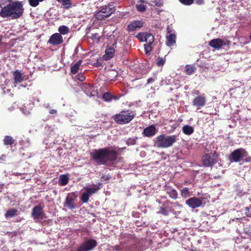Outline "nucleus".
<instances>
[{"label":"nucleus","instance_id":"33","mask_svg":"<svg viewBox=\"0 0 251 251\" xmlns=\"http://www.w3.org/2000/svg\"><path fill=\"white\" fill-rule=\"evenodd\" d=\"M245 214L246 216L251 217V207L250 206L245 208Z\"/></svg>","mask_w":251,"mask_h":251},{"label":"nucleus","instance_id":"34","mask_svg":"<svg viewBox=\"0 0 251 251\" xmlns=\"http://www.w3.org/2000/svg\"><path fill=\"white\" fill-rule=\"evenodd\" d=\"M153 2L154 3V5L157 7H161L164 4L163 0H154Z\"/></svg>","mask_w":251,"mask_h":251},{"label":"nucleus","instance_id":"49","mask_svg":"<svg viewBox=\"0 0 251 251\" xmlns=\"http://www.w3.org/2000/svg\"><path fill=\"white\" fill-rule=\"evenodd\" d=\"M93 36H94V37H95V38H97V37L99 38V37H100V36H99V34H98V33H95V34H94L93 35Z\"/></svg>","mask_w":251,"mask_h":251},{"label":"nucleus","instance_id":"12","mask_svg":"<svg viewBox=\"0 0 251 251\" xmlns=\"http://www.w3.org/2000/svg\"><path fill=\"white\" fill-rule=\"evenodd\" d=\"M63 42V37L59 33L53 34L50 38L48 43L53 46L62 44Z\"/></svg>","mask_w":251,"mask_h":251},{"label":"nucleus","instance_id":"7","mask_svg":"<svg viewBox=\"0 0 251 251\" xmlns=\"http://www.w3.org/2000/svg\"><path fill=\"white\" fill-rule=\"evenodd\" d=\"M202 161L205 166H211L218 161V154L215 152L206 154L202 157Z\"/></svg>","mask_w":251,"mask_h":251},{"label":"nucleus","instance_id":"47","mask_svg":"<svg viewBox=\"0 0 251 251\" xmlns=\"http://www.w3.org/2000/svg\"><path fill=\"white\" fill-rule=\"evenodd\" d=\"M57 112V111L55 109H51L50 111V114H56Z\"/></svg>","mask_w":251,"mask_h":251},{"label":"nucleus","instance_id":"35","mask_svg":"<svg viewBox=\"0 0 251 251\" xmlns=\"http://www.w3.org/2000/svg\"><path fill=\"white\" fill-rule=\"evenodd\" d=\"M179 1L184 5H190L192 4L194 0H179Z\"/></svg>","mask_w":251,"mask_h":251},{"label":"nucleus","instance_id":"52","mask_svg":"<svg viewBox=\"0 0 251 251\" xmlns=\"http://www.w3.org/2000/svg\"><path fill=\"white\" fill-rule=\"evenodd\" d=\"M26 86L25 85H20L19 86V87H25Z\"/></svg>","mask_w":251,"mask_h":251},{"label":"nucleus","instance_id":"31","mask_svg":"<svg viewBox=\"0 0 251 251\" xmlns=\"http://www.w3.org/2000/svg\"><path fill=\"white\" fill-rule=\"evenodd\" d=\"M14 140L10 136H6L3 139L4 144L5 145H11L14 143Z\"/></svg>","mask_w":251,"mask_h":251},{"label":"nucleus","instance_id":"24","mask_svg":"<svg viewBox=\"0 0 251 251\" xmlns=\"http://www.w3.org/2000/svg\"><path fill=\"white\" fill-rule=\"evenodd\" d=\"M18 210L14 208L9 209L5 214L6 218H12L17 215Z\"/></svg>","mask_w":251,"mask_h":251},{"label":"nucleus","instance_id":"13","mask_svg":"<svg viewBox=\"0 0 251 251\" xmlns=\"http://www.w3.org/2000/svg\"><path fill=\"white\" fill-rule=\"evenodd\" d=\"M158 130V128L156 127L154 125H151L144 129L143 134L146 137H151L156 134Z\"/></svg>","mask_w":251,"mask_h":251},{"label":"nucleus","instance_id":"50","mask_svg":"<svg viewBox=\"0 0 251 251\" xmlns=\"http://www.w3.org/2000/svg\"><path fill=\"white\" fill-rule=\"evenodd\" d=\"M23 112L25 115H28L29 113V111L25 112V111H23Z\"/></svg>","mask_w":251,"mask_h":251},{"label":"nucleus","instance_id":"41","mask_svg":"<svg viewBox=\"0 0 251 251\" xmlns=\"http://www.w3.org/2000/svg\"><path fill=\"white\" fill-rule=\"evenodd\" d=\"M145 36V33H140L136 36L137 38L142 42H144V37Z\"/></svg>","mask_w":251,"mask_h":251},{"label":"nucleus","instance_id":"15","mask_svg":"<svg viewBox=\"0 0 251 251\" xmlns=\"http://www.w3.org/2000/svg\"><path fill=\"white\" fill-rule=\"evenodd\" d=\"M143 22L142 21H135L131 23L127 26V30L128 31H133L138 28H141L143 26Z\"/></svg>","mask_w":251,"mask_h":251},{"label":"nucleus","instance_id":"32","mask_svg":"<svg viewBox=\"0 0 251 251\" xmlns=\"http://www.w3.org/2000/svg\"><path fill=\"white\" fill-rule=\"evenodd\" d=\"M182 209L181 205L179 204L178 202H176L173 203V210L175 213H179L181 212Z\"/></svg>","mask_w":251,"mask_h":251},{"label":"nucleus","instance_id":"30","mask_svg":"<svg viewBox=\"0 0 251 251\" xmlns=\"http://www.w3.org/2000/svg\"><path fill=\"white\" fill-rule=\"evenodd\" d=\"M180 195L182 197L186 198L190 196V192L189 189L187 187L183 188L181 190Z\"/></svg>","mask_w":251,"mask_h":251},{"label":"nucleus","instance_id":"14","mask_svg":"<svg viewBox=\"0 0 251 251\" xmlns=\"http://www.w3.org/2000/svg\"><path fill=\"white\" fill-rule=\"evenodd\" d=\"M43 215V210L40 205L35 206L32 211V215L34 219H42Z\"/></svg>","mask_w":251,"mask_h":251},{"label":"nucleus","instance_id":"6","mask_svg":"<svg viewBox=\"0 0 251 251\" xmlns=\"http://www.w3.org/2000/svg\"><path fill=\"white\" fill-rule=\"evenodd\" d=\"M97 242L94 239H88L81 244L76 249V251H91L97 246Z\"/></svg>","mask_w":251,"mask_h":251},{"label":"nucleus","instance_id":"38","mask_svg":"<svg viewBox=\"0 0 251 251\" xmlns=\"http://www.w3.org/2000/svg\"><path fill=\"white\" fill-rule=\"evenodd\" d=\"M61 3L66 8H69L71 6L70 0H64Z\"/></svg>","mask_w":251,"mask_h":251},{"label":"nucleus","instance_id":"21","mask_svg":"<svg viewBox=\"0 0 251 251\" xmlns=\"http://www.w3.org/2000/svg\"><path fill=\"white\" fill-rule=\"evenodd\" d=\"M115 52V50L112 48H109L106 50L105 54L104 56L105 60H108L111 58Z\"/></svg>","mask_w":251,"mask_h":251},{"label":"nucleus","instance_id":"53","mask_svg":"<svg viewBox=\"0 0 251 251\" xmlns=\"http://www.w3.org/2000/svg\"><path fill=\"white\" fill-rule=\"evenodd\" d=\"M57 1L62 3L64 0H57Z\"/></svg>","mask_w":251,"mask_h":251},{"label":"nucleus","instance_id":"19","mask_svg":"<svg viewBox=\"0 0 251 251\" xmlns=\"http://www.w3.org/2000/svg\"><path fill=\"white\" fill-rule=\"evenodd\" d=\"M209 45L212 48L219 49L225 45V44L222 39L218 38L214 39L210 41Z\"/></svg>","mask_w":251,"mask_h":251},{"label":"nucleus","instance_id":"51","mask_svg":"<svg viewBox=\"0 0 251 251\" xmlns=\"http://www.w3.org/2000/svg\"><path fill=\"white\" fill-rule=\"evenodd\" d=\"M245 251H251V249H246Z\"/></svg>","mask_w":251,"mask_h":251},{"label":"nucleus","instance_id":"25","mask_svg":"<svg viewBox=\"0 0 251 251\" xmlns=\"http://www.w3.org/2000/svg\"><path fill=\"white\" fill-rule=\"evenodd\" d=\"M196 68L193 65H186L185 67V72L187 75H191L195 72Z\"/></svg>","mask_w":251,"mask_h":251},{"label":"nucleus","instance_id":"11","mask_svg":"<svg viewBox=\"0 0 251 251\" xmlns=\"http://www.w3.org/2000/svg\"><path fill=\"white\" fill-rule=\"evenodd\" d=\"M185 203L190 207L194 209L200 207L202 204V200L201 199L192 197L186 200Z\"/></svg>","mask_w":251,"mask_h":251},{"label":"nucleus","instance_id":"48","mask_svg":"<svg viewBox=\"0 0 251 251\" xmlns=\"http://www.w3.org/2000/svg\"><path fill=\"white\" fill-rule=\"evenodd\" d=\"M6 156L5 155H2L0 157V162L1 161V160H4V158H5Z\"/></svg>","mask_w":251,"mask_h":251},{"label":"nucleus","instance_id":"27","mask_svg":"<svg viewBox=\"0 0 251 251\" xmlns=\"http://www.w3.org/2000/svg\"><path fill=\"white\" fill-rule=\"evenodd\" d=\"M154 40L153 36L151 33H145L144 37V42L148 44H152Z\"/></svg>","mask_w":251,"mask_h":251},{"label":"nucleus","instance_id":"16","mask_svg":"<svg viewBox=\"0 0 251 251\" xmlns=\"http://www.w3.org/2000/svg\"><path fill=\"white\" fill-rule=\"evenodd\" d=\"M14 86L16 87L19 83H21L24 80L23 74L17 70L13 73Z\"/></svg>","mask_w":251,"mask_h":251},{"label":"nucleus","instance_id":"54","mask_svg":"<svg viewBox=\"0 0 251 251\" xmlns=\"http://www.w3.org/2000/svg\"><path fill=\"white\" fill-rule=\"evenodd\" d=\"M247 228H245V231L246 233H250L249 231L247 230Z\"/></svg>","mask_w":251,"mask_h":251},{"label":"nucleus","instance_id":"26","mask_svg":"<svg viewBox=\"0 0 251 251\" xmlns=\"http://www.w3.org/2000/svg\"><path fill=\"white\" fill-rule=\"evenodd\" d=\"M81 63L82 61L79 60L71 67V72L73 74H75L78 72V69L81 65Z\"/></svg>","mask_w":251,"mask_h":251},{"label":"nucleus","instance_id":"28","mask_svg":"<svg viewBox=\"0 0 251 251\" xmlns=\"http://www.w3.org/2000/svg\"><path fill=\"white\" fill-rule=\"evenodd\" d=\"M60 35H66L67 34L69 31V28L65 25L60 26L58 29Z\"/></svg>","mask_w":251,"mask_h":251},{"label":"nucleus","instance_id":"42","mask_svg":"<svg viewBox=\"0 0 251 251\" xmlns=\"http://www.w3.org/2000/svg\"><path fill=\"white\" fill-rule=\"evenodd\" d=\"M126 143L128 145H134L136 143V140L135 139L129 138L127 139Z\"/></svg>","mask_w":251,"mask_h":251},{"label":"nucleus","instance_id":"5","mask_svg":"<svg viewBox=\"0 0 251 251\" xmlns=\"http://www.w3.org/2000/svg\"><path fill=\"white\" fill-rule=\"evenodd\" d=\"M115 12V8L111 5L103 6L95 14L96 18L98 20H103L109 17Z\"/></svg>","mask_w":251,"mask_h":251},{"label":"nucleus","instance_id":"2","mask_svg":"<svg viewBox=\"0 0 251 251\" xmlns=\"http://www.w3.org/2000/svg\"><path fill=\"white\" fill-rule=\"evenodd\" d=\"M118 153L111 148H104L95 150L90 155L98 165H105L108 162H113L117 158Z\"/></svg>","mask_w":251,"mask_h":251},{"label":"nucleus","instance_id":"37","mask_svg":"<svg viewBox=\"0 0 251 251\" xmlns=\"http://www.w3.org/2000/svg\"><path fill=\"white\" fill-rule=\"evenodd\" d=\"M103 99L105 101H109L111 99V96L110 94L109 93H107V92L105 93H104V94L103 95Z\"/></svg>","mask_w":251,"mask_h":251},{"label":"nucleus","instance_id":"39","mask_svg":"<svg viewBox=\"0 0 251 251\" xmlns=\"http://www.w3.org/2000/svg\"><path fill=\"white\" fill-rule=\"evenodd\" d=\"M158 213L167 216L168 215V211L166 208L164 207H160V210L159 212H158Z\"/></svg>","mask_w":251,"mask_h":251},{"label":"nucleus","instance_id":"36","mask_svg":"<svg viewBox=\"0 0 251 251\" xmlns=\"http://www.w3.org/2000/svg\"><path fill=\"white\" fill-rule=\"evenodd\" d=\"M151 44L148 43L144 45V48L147 53L150 52L152 48L151 47Z\"/></svg>","mask_w":251,"mask_h":251},{"label":"nucleus","instance_id":"10","mask_svg":"<svg viewBox=\"0 0 251 251\" xmlns=\"http://www.w3.org/2000/svg\"><path fill=\"white\" fill-rule=\"evenodd\" d=\"M100 188L99 186H96L90 188H87L85 192H84L82 195L81 200L83 202H87L89 199L90 196L96 193Z\"/></svg>","mask_w":251,"mask_h":251},{"label":"nucleus","instance_id":"23","mask_svg":"<svg viewBox=\"0 0 251 251\" xmlns=\"http://www.w3.org/2000/svg\"><path fill=\"white\" fill-rule=\"evenodd\" d=\"M194 128L189 125H185L182 127V131L186 135H190L194 132Z\"/></svg>","mask_w":251,"mask_h":251},{"label":"nucleus","instance_id":"1","mask_svg":"<svg viewBox=\"0 0 251 251\" xmlns=\"http://www.w3.org/2000/svg\"><path fill=\"white\" fill-rule=\"evenodd\" d=\"M0 16L3 18L16 19L22 16L24 7L22 1L0 0Z\"/></svg>","mask_w":251,"mask_h":251},{"label":"nucleus","instance_id":"3","mask_svg":"<svg viewBox=\"0 0 251 251\" xmlns=\"http://www.w3.org/2000/svg\"><path fill=\"white\" fill-rule=\"evenodd\" d=\"M177 140L176 135H166L165 134L157 136L153 140L154 146L159 148H168L173 145Z\"/></svg>","mask_w":251,"mask_h":251},{"label":"nucleus","instance_id":"18","mask_svg":"<svg viewBox=\"0 0 251 251\" xmlns=\"http://www.w3.org/2000/svg\"><path fill=\"white\" fill-rule=\"evenodd\" d=\"M148 3V1L145 0H138L135 6L137 10L139 12H144L147 8L146 4Z\"/></svg>","mask_w":251,"mask_h":251},{"label":"nucleus","instance_id":"43","mask_svg":"<svg viewBox=\"0 0 251 251\" xmlns=\"http://www.w3.org/2000/svg\"><path fill=\"white\" fill-rule=\"evenodd\" d=\"M111 76H117L118 73L116 71L112 70L110 72Z\"/></svg>","mask_w":251,"mask_h":251},{"label":"nucleus","instance_id":"17","mask_svg":"<svg viewBox=\"0 0 251 251\" xmlns=\"http://www.w3.org/2000/svg\"><path fill=\"white\" fill-rule=\"evenodd\" d=\"M206 99L203 96H199L195 98L193 101V104L195 106L202 107L205 104Z\"/></svg>","mask_w":251,"mask_h":251},{"label":"nucleus","instance_id":"9","mask_svg":"<svg viewBox=\"0 0 251 251\" xmlns=\"http://www.w3.org/2000/svg\"><path fill=\"white\" fill-rule=\"evenodd\" d=\"M77 196L74 193H69L67 195L65 201L64 203V206L68 208L70 210H72L75 208V201Z\"/></svg>","mask_w":251,"mask_h":251},{"label":"nucleus","instance_id":"44","mask_svg":"<svg viewBox=\"0 0 251 251\" xmlns=\"http://www.w3.org/2000/svg\"><path fill=\"white\" fill-rule=\"evenodd\" d=\"M77 78L79 80L82 81L85 79V77L83 75L79 74L77 75Z\"/></svg>","mask_w":251,"mask_h":251},{"label":"nucleus","instance_id":"29","mask_svg":"<svg viewBox=\"0 0 251 251\" xmlns=\"http://www.w3.org/2000/svg\"><path fill=\"white\" fill-rule=\"evenodd\" d=\"M69 181L68 177L66 175H62L59 178V183L62 186L66 185Z\"/></svg>","mask_w":251,"mask_h":251},{"label":"nucleus","instance_id":"22","mask_svg":"<svg viewBox=\"0 0 251 251\" xmlns=\"http://www.w3.org/2000/svg\"><path fill=\"white\" fill-rule=\"evenodd\" d=\"M166 191L171 198L174 199H176L177 197V192L176 190L172 189L171 187H167L166 188Z\"/></svg>","mask_w":251,"mask_h":251},{"label":"nucleus","instance_id":"20","mask_svg":"<svg viewBox=\"0 0 251 251\" xmlns=\"http://www.w3.org/2000/svg\"><path fill=\"white\" fill-rule=\"evenodd\" d=\"M176 36L175 34L170 33L166 36V44L168 46H172L176 43Z\"/></svg>","mask_w":251,"mask_h":251},{"label":"nucleus","instance_id":"40","mask_svg":"<svg viewBox=\"0 0 251 251\" xmlns=\"http://www.w3.org/2000/svg\"><path fill=\"white\" fill-rule=\"evenodd\" d=\"M165 60L161 57H158L157 59L156 64L158 66H161L164 65Z\"/></svg>","mask_w":251,"mask_h":251},{"label":"nucleus","instance_id":"45","mask_svg":"<svg viewBox=\"0 0 251 251\" xmlns=\"http://www.w3.org/2000/svg\"><path fill=\"white\" fill-rule=\"evenodd\" d=\"M196 3L198 4H202L204 2V0H195Z\"/></svg>","mask_w":251,"mask_h":251},{"label":"nucleus","instance_id":"4","mask_svg":"<svg viewBox=\"0 0 251 251\" xmlns=\"http://www.w3.org/2000/svg\"><path fill=\"white\" fill-rule=\"evenodd\" d=\"M134 117V114L130 111H123L113 116L115 121L119 124L128 123Z\"/></svg>","mask_w":251,"mask_h":251},{"label":"nucleus","instance_id":"46","mask_svg":"<svg viewBox=\"0 0 251 251\" xmlns=\"http://www.w3.org/2000/svg\"><path fill=\"white\" fill-rule=\"evenodd\" d=\"M155 80V79L153 78H149L148 79V82L147 83L148 84H149V83H152Z\"/></svg>","mask_w":251,"mask_h":251},{"label":"nucleus","instance_id":"8","mask_svg":"<svg viewBox=\"0 0 251 251\" xmlns=\"http://www.w3.org/2000/svg\"><path fill=\"white\" fill-rule=\"evenodd\" d=\"M247 155V152L244 149L240 148L235 150L232 152L230 159L232 161L237 162L242 160L243 158Z\"/></svg>","mask_w":251,"mask_h":251}]
</instances>
